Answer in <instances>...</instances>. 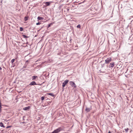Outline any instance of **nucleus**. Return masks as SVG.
Here are the masks:
<instances>
[{
    "mask_svg": "<svg viewBox=\"0 0 133 133\" xmlns=\"http://www.w3.org/2000/svg\"><path fill=\"white\" fill-rule=\"evenodd\" d=\"M63 130V128L61 127H59L58 128L55 130L51 133H59L61 131Z\"/></svg>",
    "mask_w": 133,
    "mask_h": 133,
    "instance_id": "f257e3e1",
    "label": "nucleus"
},
{
    "mask_svg": "<svg viewBox=\"0 0 133 133\" xmlns=\"http://www.w3.org/2000/svg\"><path fill=\"white\" fill-rule=\"evenodd\" d=\"M111 60L112 59L111 58H108L105 61V63L107 64H108L111 62Z\"/></svg>",
    "mask_w": 133,
    "mask_h": 133,
    "instance_id": "f03ea898",
    "label": "nucleus"
},
{
    "mask_svg": "<svg viewBox=\"0 0 133 133\" xmlns=\"http://www.w3.org/2000/svg\"><path fill=\"white\" fill-rule=\"evenodd\" d=\"M51 2H44L43 3V4H45V5H44V6L45 7H46L47 6H49L50 5Z\"/></svg>",
    "mask_w": 133,
    "mask_h": 133,
    "instance_id": "7ed1b4c3",
    "label": "nucleus"
},
{
    "mask_svg": "<svg viewBox=\"0 0 133 133\" xmlns=\"http://www.w3.org/2000/svg\"><path fill=\"white\" fill-rule=\"evenodd\" d=\"M70 84L72 87H76L75 84L74 82L72 81H70Z\"/></svg>",
    "mask_w": 133,
    "mask_h": 133,
    "instance_id": "20e7f679",
    "label": "nucleus"
},
{
    "mask_svg": "<svg viewBox=\"0 0 133 133\" xmlns=\"http://www.w3.org/2000/svg\"><path fill=\"white\" fill-rule=\"evenodd\" d=\"M68 82V80H66L65 81L62 83V86L63 87H64L66 84H67Z\"/></svg>",
    "mask_w": 133,
    "mask_h": 133,
    "instance_id": "39448f33",
    "label": "nucleus"
},
{
    "mask_svg": "<svg viewBox=\"0 0 133 133\" xmlns=\"http://www.w3.org/2000/svg\"><path fill=\"white\" fill-rule=\"evenodd\" d=\"M37 84L36 83V82L35 81H32L30 83L29 85H36Z\"/></svg>",
    "mask_w": 133,
    "mask_h": 133,
    "instance_id": "423d86ee",
    "label": "nucleus"
},
{
    "mask_svg": "<svg viewBox=\"0 0 133 133\" xmlns=\"http://www.w3.org/2000/svg\"><path fill=\"white\" fill-rule=\"evenodd\" d=\"M114 62L111 63H110V65H109V67H110H110H111V68H112L114 66Z\"/></svg>",
    "mask_w": 133,
    "mask_h": 133,
    "instance_id": "0eeeda50",
    "label": "nucleus"
},
{
    "mask_svg": "<svg viewBox=\"0 0 133 133\" xmlns=\"http://www.w3.org/2000/svg\"><path fill=\"white\" fill-rule=\"evenodd\" d=\"M30 108V106H28L27 107H26L25 108H23V110H28Z\"/></svg>",
    "mask_w": 133,
    "mask_h": 133,
    "instance_id": "6e6552de",
    "label": "nucleus"
},
{
    "mask_svg": "<svg viewBox=\"0 0 133 133\" xmlns=\"http://www.w3.org/2000/svg\"><path fill=\"white\" fill-rule=\"evenodd\" d=\"M38 77L37 76H34L32 77V80H34Z\"/></svg>",
    "mask_w": 133,
    "mask_h": 133,
    "instance_id": "1a4fd4ad",
    "label": "nucleus"
},
{
    "mask_svg": "<svg viewBox=\"0 0 133 133\" xmlns=\"http://www.w3.org/2000/svg\"><path fill=\"white\" fill-rule=\"evenodd\" d=\"M91 109L90 108L86 107L85 109V111L87 112H88L90 111Z\"/></svg>",
    "mask_w": 133,
    "mask_h": 133,
    "instance_id": "9d476101",
    "label": "nucleus"
},
{
    "mask_svg": "<svg viewBox=\"0 0 133 133\" xmlns=\"http://www.w3.org/2000/svg\"><path fill=\"white\" fill-rule=\"evenodd\" d=\"M46 94H47L48 95L52 96L53 97L55 96L54 95L51 93H47Z\"/></svg>",
    "mask_w": 133,
    "mask_h": 133,
    "instance_id": "9b49d317",
    "label": "nucleus"
},
{
    "mask_svg": "<svg viewBox=\"0 0 133 133\" xmlns=\"http://www.w3.org/2000/svg\"><path fill=\"white\" fill-rule=\"evenodd\" d=\"M0 126L3 128L5 127L4 125L3 124L2 122L0 123Z\"/></svg>",
    "mask_w": 133,
    "mask_h": 133,
    "instance_id": "f8f14e48",
    "label": "nucleus"
},
{
    "mask_svg": "<svg viewBox=\"0 0 133 133\" xmlns=\"http://www.w3.org/2000/svg\"><path fill=\"white\" fill-rule=\"evenodd\" d=\"M28 17L26 16L24 17V20L25 21H27L28 19Z\"/></svg>",
    "mask_w": 133,
    "mask_h": 133,
    "instance_id": "ddd939ff",
    "label": "nucleus"
},
{
    "mask_svg": "<svg viewBox=\"0 0 133 133\" xmlns=\"http://www.w3.org/2000/svg\"><path fill=\"white\" fill-rule=\"evenodd\" d=\"M37 19H38V20H41L42 19H43V18L42 17H39V16H38V18H37Z\"/></svg>",
    "mask_w": 133,
    "mask_h": 133,
    "instance_id": "4468645a",
    "label": "nucleus"
},
{
    "mask_svg": "<svg viewBox=\"0 0 133 133\" xmlns=\"http://www.w3.org/2000/svg\"><path fill=\"white\" fill-rule=\"evenodd\" d=\"M28 65L27 63H25V65L23 66V68L25 69L26 68V66Z\"/></svg>",
    "mask_w": 133,
    "mask_h": 133,
    "instance_id": "2eb2a0df",
    "label": "nucleus"
},
{
    "mask_svg": "<svg viewBox=\"0 0 133 133\" xmlns=\"http://www.w3.org/2000/svg\"><path fill=\"white\" fill-rule=\"evenodd\" d=\"M22 36H23V37L24 38H29V36H26L24 35H22Z\"/></svg>",
    "mask_w": 133,
    "mask_h": 133,
    "instance_id": "dca6fc26",
    "label": "nucleus"
},
{
    "mask_svg": "<svg viewBox=\"0 0 133 133\" xmlns=\"http://www.w3.org/2000/svg\"><path fill=\"white\" fill-rule=\"evenodd\" d=\"M15 59H13L11 60V63L12 64H13L14 62V61H15Z\"/></svg>",
    "mask_w": 133,
    "mask_h": 133,
    "instance_id": "f3484780",
    "label": "nucleus"
},
{
    "mask_svg": "<svg viewBox=\"0 0 133 133\" xmlns=\"http://www.w3.org/2000/svg\"><path fill=\"white\" fill-rule=\"evenodd\" d=\"M129 130V129L128 128H127L126 129H125L124 130L126 132H127Z\"/></svg>",
    "mask_w": 133,
    "mask_h": 133,
    "instance_id": "a211bd4d",
    "label": "nucleus"
},
{
    "mask_svg": "<svg viewBox=\"0 0 133 133\" xmlns=\"http://www.w3.org/2000/svg\"><path fill=\"white\" fill-rule=\"evenodd\" d=\"M45 98V97H44V96H42V97L41 98V100L42 101H43V100H44V99Z\"/></svg>",
    "mask_w": 133,
    "mask_h": 133,
    "instance_id": "6ab92c4d",
    "label": "nucleus"
},
{
    "mask_svg": "<svg viewBox=\"0 0 133 133\" xmlns=\"http://www.w3.org/2000/svg\"><path fill=\"white\" fill-rule=\"evenodd\" d=\"M23 30V28L22 27H20V31H22Z\"/></svg>",
    "mask_w": 133,
    "mask_h": 133,
    "instance_id": "aec40b11",
    "label": "nucleus"
},
{
    "mask_svg": "<svg viewBox=\"0 0 133 133\" xmlns=\"http://www.w3.org/2000/svg\"><path fill=\"white\" fill-rule=\"evenodd\" d=\"M77 27L78 28H81V25L80 24L78 25L77 26Z\"/></svg>",
    "mask_w": 133,
    "mask_h": 133,
    "instance_id": "412c9836",
    "label": "nucleus"
},
{
    "mask_svg": "<svg viewBox=\"0 0 133 133\" xmlns=\"http://www.w3.org/2000/svg\"><path fill=\"white\" fill-rule=\"evenodd\" d=\"M12 127V126L10 125V126H7V127H6V128H9L11 127Z\"/></svg>",
    "mask_w": 133,
    "mask_h": 133,
    "instance_id": "4be33fe9",
    "label": "nucleus"
},
{
    "mask_svg": "<svg viewBox=\"0 0 133 133\" xmlns=\"http://www.w3.org/2000/svg\"><path fill=\"white\" fill-rule=\"evenodd\" d=\"M41 23H40L39 22H38L36 23V24L37 25H39Z\"/></svg>",
    "mask_w": 133,
    "mask_h": 133,
    "instance_id": "5701e85b",
    "label": "nucleus"
},
{
    "mask_svg": "<svg viewBox=\"0 0 133 133\" xmlns=\"http://www.w3.org/2000/svg\"><path fill=\"white\" fill-rule=\"evenodd\" d=\"M48 24V28L49 27H50V24Z\"/></svg>",
    "mask_w": 133,
    "mask_h": 133,
    "instance_id": "b1692460",
    "label": "nucleus"
},
{
    "mask_svg": "<svg viewBox=\"0 0 133 133\" xmlns=\"http://www.w3.org/2000/svg\"><path fill=\"white\" fill-rule=\"evenodd\" d=\"M28 60H27L26 61V62H25V63H26V62H28Z\"/></svg>",
    "mask_w": 133,
    "mask_h": 133,
    "instance_id": "393cba45",
    "label": "nucleus"
},
{
    "mask_svg": "<svg viewBox=\"0 0 133 133\" xmlns=\"http://www.w3.org/2000/svg\"><path fill=\"white\" fill-rule=\"evenodd\" d=\"M2 70V68L1 67H0V70Z\"/></svg>",
    "mask_w": 133,
    "mask_h": 133,
    "instance_id": "a878e982",
    "label": "nucleus"
},
{
    "mask_svg": "<svg viewBox=\"0 0 133 133\" xmlns=\"http://www.w3.org/2000/svg\"><path fill=\"white\" fill-rule=\"evenodd\" d=\"M108 133H111V132L110 131H109Z\"/></svg>",
    "mask_w": 133,
    "mask_h": 133,
    "instance_id": "bb28decb",
    "label": "nucleus"
},
{
    "mask_svg": "<svg viewBox=\"0 0 133 133\" xmlns=\"http://www.w3.org/2000/svg\"><path fill=\"white\" fill-rule=\"evenodd\" d=\"M25 1H27V0H24Z\"/></svg>",
    "mask_w": 133,
    "mask_h": 133,
    "instance_id": "cd10ccee",
    "label": "nucleus"
},
{
    "mask_svg": "<svg viewBox=\"0 0 133 133\" xmlns=\"http://www.w3.org/2000/svg\"><path fill=\"white\" fill-rule=\"evenodd\" d=\"M2 0L1 1V3H2Z\"/></svg>",
    "mask_w": 133,
    "mask_h": 133,
    "instance_id": "c85d7f7f",
    "label": "nucleus"
},
{
    "mask_svg": "<svg viewBox=\"0 0 133 133\" xmlns=\"http://www.w3.org/2000/svg\"><path fill=\"white\" fill-rule=\"evenodd\" d=\"M69 9H68L67 10H68V11H69Z\"/></svg>",
    "mask_w": 133,
    "mask_h": 133,
    "instance_id": "c756f323",
    "label": "nucleus"
}]
</instances>
